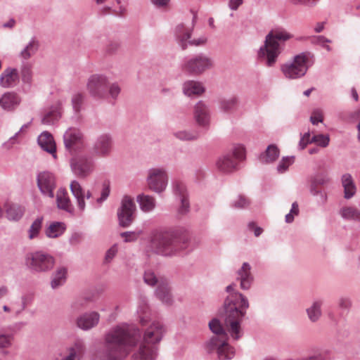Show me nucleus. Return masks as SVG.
Listing matches in <instances>:
<instances>
[{
	"label": "nucleus",
	"mask_w": 360,
	"mask_h": 360,
	"mask_svg": "<svg viewBox=\"0 0 360 360\" xmlns=\"http://www.w3.org/2000/svg\"><path fill=\"white\" fill-rule=\"evenodd\" d=\"M110 193V188L108 185H104V187L103 188V191L101 192V198L97 199V202L98 203L102 202L103 200H105L109 195Z\"/></svg>",
	"instance_id": "bf43d9fd"
},
{
	"label": "nucleus",
	"mask_w": 360,
	"mask_h": 360,
	"mask_svg": "<svg viewBox=\"0 0 360 360\" xmlns=\"http://www.w3.org/2000/svg\"><path fill=\"white\" fill-rule=\"evenodd\" d=\"M165 333L164 326L160 322L154 321L146 328L142 342L156 347V345L161 341Z\"/></svg>",
	"instance_id": "ddd939ff"
},
{
	"label": "nucleus",
	"mask_w": 360,
	"mask_h": 360,
	"mask_svg": "<svg viewBox=\"0 0 360 360\" xmlns=\"http://www.w3.org/2000/svg\"><path fill=\"white\" fill-rule=\"evenodd\" d=\"M136 205L133 198L124 196L121 202V207L118 210L117 216L120 224L123 227L129 226L134 220Z\"/></svg>",
	"instance_id": "9b49d317"
},
{
	"label": "nucleus",
	"mask_w": 360,
	"mask_h": 360,
	"mask_svg": "<svg viewBox=\"0 0 360 360\" xmlns=\"http://www.w3.org/2000/svg\"><path fill=\"white\" fill-rule=\"evenodd\" d=\"M71 166L73 172L79 177L88 176L94 168L92 162L83 158L73 160Z\"/></svg>",
	"instance_id": "a211bd4d"
},
{
	"label": "nucleus",
	"mask_w": 360,
	"mask_h": 360,
	"mask_svg": "<svg viewBox=\"0 0 360 360\" xmlns=\"http://www.w3.org/2000/svg\"><path fill=\"white\" fill-rule=\"evenodd\" d=\"M38 143L42 149L49 153L54 158L56 157V146L52 135L49 132H43L38 138Z\"/></svg>",
	"instance_id": "412c9836"
},
{
	"label": "nucleus",
	"mask_w": 360,
	"mask_h": 360,
	"mask_svg": "<svg viewBox=\"0 0 360 360\" xmlns=\"http://www.w3.org/2000/svg\"><path fill=\"white\" fill-rule=\"evenodd\" d=\"M20 99L13 92L5 93L0 98V106L6 110H12L19 105Z\"/></svg>",
	"instance_id": "b1692460"
},
{
	"label": "nucleus",
	"mask_w": 360,
	"mask_h": 360,
	"mask_svg": "<svg viewBox=\"0 0 360 360\" xmlns=\"http://www.w3.org/2000/svg\"><path fill=\"white\" fill-rule=\"evenodd\" d=\"M238 98L236 96H231L221 99L219 101V107L226 113H233L238 109Z\"/></svg>",
	"instance_id": "7c9ffc66"
},
{
	"label": "nucleus",
	"mask_w": 360,
	"mask_h": 360,
	"mask_svg": "<svg viewBox=\"0 0 360 360\" xmlns=\"http://www.w3.org/2000/svg\"><path fill=\"white\" fill-rule=\"evenodd\" d=\"M42 217H38L33 221L28 231V237L30 239H33L39 235L42 227Z\"/></svg>",
	"instance_id": "79ce46f5"
},
{
	"label": "nucleus",
	"mask_w": 360,
	"mask_h": 360,
	"mask_svg": "<svg viewBox=\"0 0 360 360\" xmlns=\"http://www.w3.org/2000/svg\"><path fill=\"white\" fill-rule=\"evenodd\" d=\"M66 226L63 222L55 221L49 224L45 231L46 236L50 238L60 236L65 231Z\"/></svg>",
	"instance_id": "c85d7f7f"
},
{
	"label": "nucleus",
	"mask_w": 360,
	"mask_h": 360,
	"mask_svg": "<svg viewBox=\"0 0 360 360\" xmlns=\"http://www.w3.org/2000/svg\"><path fill=\"white\" fill-rule=\"evenodd\" d=\"M117 249L115 246L112 247L106 253L105 259L107 261L111 260L115 255Z\"/></svg>",
	"instance_id": "69168bd1"
},
{
	"label": "nucleus",
	"mask_w": 360,
	"mask_h": 360,
	"mask_svg": "<svg viewBox=\"0 0 360 360\" xmlns=\"http://www.w3.org/2000/svg\"><path fill=\"white\" fill-rule=\"evenodd\" d=\"M37 184L42 193L50 198H53V191L56 188V179L53 174L43 172L39 174Z\"/></svg>",
	"instance_id": "2eb2a0df"
},
{
	"label": "nucleus",
	"mask_w": 360,
	"mask_h": 360,
	"mask_svg": "<svg viewBox=\"0 0 360 360\" xmlns=\"http://www.w3.org/2000/svg\"><path fill=\"white\" fill-rule=\"evenodd\" d=\"M213 62L212 59L207 56L200 54L195 56L188 60L183 65V70L193 74L200 75L205 71L212 68Z\"/></svg>",
	"instance_id": "6e6552de"
},
{
	"label": "nucleus",
	"mask_w": 360,
	"mask_h": 360,
	"mask_svg": "<svg viewBox=\"0 0 360 360\" xmlns=\"http://www.w3.org/2000/svg\"><path fill=\"white\" fill-rule=\"evenodd\" d=\"M82 139L81 132L76 129H70L64 134V142L68 149H72Z\"/></svg>",
	"instance_id": "bb28decb"
},
{
	"label": "nucleus",
	"mask_w": 360,
	"mask_h": 360,
	"mask_svg": "<svg viewBox=\"0 0 360 360\" xmlns=\"http://www.w3.org/2000/svg\"><path fill=\"white\" fill-rule=\"evenodd\" d=\"M175 136L183 141H191L195 140L198 137V134L196 132H190V131H179L175 134Z\"/></svg>",
	"instance_id": "49530a36"
},
{
	"label": "nucleus",
	"mask_w": 360,
	"mask_h": 360,
	"mask_svg": "<svg viewBox=\"0 0 360 360\" xmlns=\"http://www.w3.org/2000/svg\"><path fill=\"white\" fill-rule=\"evenodd\" d=\"M39 48V43L37 41L32 39L26 47L21 51L20 56L24 59H28L32 56L35 54Z\"/></svg>",
	"instance_id": "4c0bfd02"
},
{
	"label": "nucleus",
	"mask_w": 360,
	"mask_h": 360,
	"mask_svg": "<svg viewBox=\"0 0 360 360\" xmlns=\"http://www.w3.org/2000/svg\"><path fill=\"white\" fill-rule=\"evenodd\" d=\"M138 313L139 314L140 323L142 326H144L149 320V317L146 311V307H144L143 308H140L138 310Z\"/></svg>",
	"instance_id": "864d4df0"
},
{
	"label": "nucleus",
	"mask_w": 360,
	"mask_h": 360,
	"mask_svg": "<svg viewBox=\"0 0 360 360\" xmlns=\"http://www.w3.org/2000/svg\"><path fill=\"white\" fill-rule=\"evenodd\" d=\"M291 38L292 35L283 28L272 30L266 35L264 45L259 51V58H265L267 66L274 65L281 53V43Z\"/></svg>",
	"instance_id": "20e7f679"
},
{
	"label": "nucleus",
	"mask_w": 360,
	"mask_h": 360,
	"mask_svg": "<svg viewBox=\"0 0 360 360\" xmlns=\"http://www.w3.org/2000/svg\"><path fill=\"white\" fill-rule=\"evenodd\" d=\"M175 191L181 196V205L179 208L181 214H185L188 211L189 203L186 196V188L182 183H176Z\"/></svg>",
	"instance_id": "72a5a7b5"
},
{
	"label": "nucleus",
	"mask_w": 360,
	"mask_h": 360,
	"mask_svg": "<svg viewBox=\"0 0 360 360\" xmlns=\"http://www.w3.org/2000/svg\"><path fill=\"white\" fill-rule=\"evenodd\" d=\"M85 351V346L82 341L77 340L69 349V355L75 359L83 355Z\"/></svg>",
	"instance_id": "a19ab883"
},
{
	"label": "nucleus",
	"mask_w": 360,
	"mask_h": 360,
	"mask_svg": "<svg viewBox=\"0 0 360 360\" xmlns=\"http://www.w3.org/2000/svg\"><path fill=\"white\" fill-rule=\"evenodd\" d=\"M329 42V41L325 39L323 37H318L314 39V43L322 45L324 48H326L328 51H330V46L326 44V43Z\"/></svg>",
	"instance_id": "680f3d73"
},
{
	"label": "nucleus",
	"mask_w": 360,
	"mask_h": 360,
	"mask_svg": "<svg viewBox=\"0 0 360 360\" xmlns=\"http://www.w3.org/2000/svg\"><path fill=\"white\" fill-rule=\"evenodd\" d=\"M250 204L249 200L244 195H240L236 199L233 203V205L236 208H245Z\"/></svg>",
	"instance_id": "09e8293b"
},
{
	"label": "nucleus",
	"mask_w": 360,
	"mask_h": 360,
	"mask_svg": "<svg viewBox=\"0 0 360 360\" xmlns=\"http://www.w3.org/2000/svg\"><path fill=\"white\" fill-rule=\"evenodd\" d=\"M61 102L57 101L53 105L49 111L42 118L41 122L45 124H51L58 120L61 115Z\"/></svg>",
	"instance_id": "a878e982"
},
{
	"label": "nucleus",
	"mask_w": 360,
	"mask_h": 360,
	"mask_svg": "<svg viewBox=\"0 0 360 360\" xmlns=\"http://www.w3.org/2000/svg\"><path fill=\"white\" fill-rule=\"evenodd\" d=\"M323 120V112L320 109H315L311 115L310 120L313 124H316L319 122H322Z\"/></svg>",
	"instance_id": "8fccbe9b"
},
{
	"label": "nucleus",
	"mask_w": 360,
	"mask_h": 360,
	"mask_svg": "<svg viewBox=\"0 0 360 360\" xmlns=\"http://www.w3.org/2000/svg\"><path fill=\"white\" fill-rule=\"evenodd\" d=\"M144 281L148 285L152 286L157 283V297L166 304H172V296L167 280L162 278L158 279L153 272L148 271L145 272Z\"/></svg>",
	"instance_id": "0eeeda50"
},
{
	"label": "nucleus",
	"mask_w": 360,
	"mask_h": 360,
	"mask_svg": "<svg viewBox=\"0 0 360 360\" xmlns=\"http://www.w3.org/2000/svg\"><path fill=\"white\" fill-rule=\"evenodd\" d=\"M151 1L153 4H155L157 6H159V7L166 6L169 2V0H151Z\"/></svg>",
	"instance_id": "774afa93"
},
{
	"label": "nucleus",
	"mask_w": 360,
	"mask_h": 360,
	"mask_svg": "<svg viewBox=\"0 0 360 360\" xmlns=\"http://www.w3.org/2000/svg\"><path fill=\"white\" fill-rule=\"evenodd\" d=\"M27 304V300L26 297H22L20 300L14 302L12 304V311L16 314L20 313L25 308Z\"/></svg>",
	"instance_id": "de8ad7c7"
},
{
	"label": "nucleus",
	"mask_w": 360,
	"mask_h": 360,
	"mask_svg": "<svg viewBox=\"0 0 360 360\" xmlns=\"http://www.w3.org/2000/svg\"><path fill=\"white\" fill-rule=\"evenodd\" d=\"M148 188L156 193L162 192L167 184V176L165 171L160 168H153L148 171L147 177Z\"/></svg>",
	"instance_id": "9d476101"
},
{
	"label": "nucleus",
	"mask_w": 360,
	"mask_h": 360,
	"mask_svg": "<svg viewBox=\"0 0 360 360\" xmlns=\"http://www.w3.org/2000/svg\"><path fill=\"white\" fill-rule=\"evenodd\" d=\"M248 229L250 231L254 232L255 236H259L263 231L262 229L257 226L255 222H250L248 224Z\"/></svg>",
	"instance_id": "13d9d810"
},
{
	"label": "nucleus",
	"mask_w": 360,
	"mask_h": 360,
	"mask_svg": "<svg viewBox=\"0 0 360 360\" xmlns=\"http://www.w3.org/2000/svg\"><path fill=\"white\" fill-rule=\"evenodd\" d=\"M205 91V88L200 82L195 81H188L184 84V92L186 95H200Z\"/></svg>",
	"instance_id": "c756f323"
},
{
	"label": "nucleus",
	"mask_w": 360,
	"mask_h": 360,
	"mask_svg": "<svg viewBox=\"0 0 360 360\" xmlns=\"http://www.w3.org/2000/svg\"><path fill=\"white\" fill-rule=\"evenodd\" d=\"M84 100V94L76 93L72 97V105L76 112H79Z\"/></svg>",
	"instance_id": "37998d69"
},
{
	"label": "nucleus",
	"mask_w": 360,
	"mask_h": 360,
	"mask_svg": "<svg viewBox=\"0 0 360 360\" xmlns=\"http://www.w3.org/2000/svg\"><path fill=\"white\" fill-rule=\"evenodd\" d=\"M279 155V150L276 145H269L265 153L260 155V161L265 163L275 161Z\"/></svg>",
	"instance_id": "f704fd0d"
},
{
	"label": "nucleus",
	"mask_w": 360,
	"mask_h": 360,
	"mask_svg": "<svg viewBox=\"0 0 360 360\" xmlns=\"http://www.w3.org/2000/svg\"><path fill=\"white\" fill-rule=\"evenodd\" d=\"M295 5L314 6L319 0H290Z\"/></svg>",
	"instance_id": "5fc2aeb1"
},
{
	"label": "nucleus",
	"mask_w": 360,
	"mask_h": 360,
	"mask_svg": "<svg viewBox=\"0 0 360 360\" xmlns=\"http://www.w3.org/2000/svg\"><path fill=\"white\" fill-rule=\"evenodd\" d=\"M18 80V73L16 69L7 68L0 76V85L4 88L14 86Z\"/></svg>",
	"instance_id": "5701e85b"
},
{
	"label": "nucleus",
	"mask_w": 360,
	"mask_h": 360,
	"mask_svg": "<svg viewBox=\"0 0 360 360\" xmlns=\"http://www.w3.org/2000/svg\"><path fill=\"white\" fill-rule=\"evenodd\" d=\"M225 315L223 326L217 319H212L209 326L217 336L212 337L207 344L210 352L216 351L219 360L231 359L235 354L234 349L228 342L226 330L234 340L241 335L240 322L249 307L245 297L239 292L232 293L225 301Z\"/></svg>",
	"instance_id": "f257e3e1"
},
{
	"label": "nucleus",
	"mask_w": 360,
	"mask_h": 360,
	"mask_svg": "<svg viewBox=\"0 0 360 360\" xmlns=\"http://www.w3.org/2000/svg\"><path fill=\"white\" fill-rule=\"evenodd\" d=\"M243 3V0H230L229 6L232 10H236Z\"/></svg>",
	"instance_id": "338daca9"
},
{
	"label": "nucleus",
	"mask_w": 360,
	"mask_h": 360,
	"mask_svg": "<svg viewBox=\"0 0 360 360\" xmlns=\"http://www.w3.org/2000/svg\"><path fill=\"white\" fill-rule=\"evenodd\" d=\"M191 29L185 27L184 25H179L176 27V35L182 49H186L188 44L190 45L199 46L206 43L207 39L205 37H200L198 39H194L187 42V40L191 38Z\"/></svg>",
	"instance_id": "4468645a"
},
{
	"label": "nucleus",
	"mask_w": 360,
	"mask_h": 360,
	"mask_svg": "<svg viewBox=\"0 0 360 360\" xmlns=\"http://www.w3.org/2000/svg\"><path fill=\"white\" fill-rule=\"evenodd\" d=\"M109 89V94L112 98H116L120 94V89L117 84H112Z\"/></svg>",
	"instance_id": "6e6d98bb"
},
{
	"label": "nucleus",
	"mask_w": 360,
	"mask_h": 360,
	"mask_svg": "<svg viewBox=\"0 0 360 360\" xmlns=\"http://www.w3.org/2000/svg\"><path fill=\"white\" fill-rule=\"evenodd\" d=\"M309 143H312L311 139H310V134L306 133L304 134L300 141V146L301 149H304Z\"/></svg>",
	"instance_id": "4d7b16f0"
},
{
	"label": "nucleus",
	"mask_w": 360,
	"mask_h": 360,
	"mask_svg": "<svg viewBox=\"0 0 360 360\" xmlns=\"http://www.w3.org/2000/svg\"><path fill=\"white\" fill-rule=\"evenodd\" d=\"M86 89L89 93L97 98H104L108 89V79L102 75H93L87 82Z\"/></svg>",
	"instance_id": "f8f14e48"
},
{
	"label": "nucleus",
	"mask_w": 360,
	"mask_h": 360,
	"mask_svg": "<svg viewBox=\"0 0 360 360\" xmlns=\"http://www.w3.org/2000/svg\"><path fill=\"white\" fill-rule=\"evenodd\" d=\"M294 161L295 158L293 156L283 158L281 160L277 167L278 172L279 173L285 172L288 169V167L294 162Z\"/></svg>",
	"instance_id": "c03bdc74"
},
{
	"label": "nucleus",
	"mask_w": 360,
	"mask_h": 360,
	"mask_svg": "<svg viewBox=\"0 0 360 360\" xmlns=\"http://www.w3.org/2000/svg\"><path fill=\"white\" fill-rule=\"evenodd\" d=\"M22 77L23 81L27 82L30 81V77H31V72H30V68H25L22 69Z\"/></svg>",
	"instance_id": "0e129e2a"
},
{
	"label": "nucleus",
	"mask_w": 360,
	"mask_h": 360,
	"mask_svg": "<svg viewBox=\"0 0 360 360\" xmlns=\"http://www.w3.org/2000/svg\"><path fill=\"white\" fill-rule=\"evenodd\" d=\"M299 214V207L298 204L295 202L292 205V208L290 210V213L285 215V221L287 223H291L294 217L298 215Z\"/></svg>",
	"instance_id": "3c124183"
},
{
	"label": "nucleus",
	"mask_w": 360,
	"mask_h": 360,
	"mask_svg": "<svg viewBox=\"0 0 360 360\" xmlns=\"http://www.w3.org/2000/svg\"><path fill=\"white\" fill-rule=\"evenodd\" d=\"M238 280L240 281V288L247 290L250 287L252 277L250 273V266L248 263H243L241 269L238 271Z\"/></svg>",
	"instance_id": "393cba45"
},
{
	"label": "nucleus",
	"mask_w": 360,
	"mask_h": 360,
	"mask_svg": "<svg viewBox=\"0 0 360 360\" xmlns=\"http://www.w3.org/2000/svg\"><path fill=\"white\" fill-rule=\"evenodd\" d=\"M156 356V347L141 342L139 348L132 354L131 360H155Z\"/></svg>",
	"instance_id": "f3484780"
},
{
	"label": "nucleus",
	"mask_w": 360,
	"mask_h": 360,
	"mask_svg": "<svg viewBox=\"0 0 360 360\" xmlns=\"http://www.w3.org/2000/svg\"><path fill=\"white\" fill-rule=\"evenodd\" d=\"M27 265L36 271H46L51 269L54 265L53 257L41 252L29 255L26 259Z\"/></svg>",
	"instance_id": "1a4fd4ad"
},
{
	"label": "nucleus",
	"mask_w": 360,
	"mask_h": 360,
	"mask_svg": "<svg viewBox=\"0 0 360 360\" xmlns=\"http://www.w3.org/2000/svg\"><path fill=\"white\" fill-rule=\"evenodd\" d=\"M339 306L342 309H349L351 307V302L348 298L342 297L339 300Z\"/></svg>",
	"instance_id": "e2e57ef3"
},
{
	"label": "nucleus",
	"mask_w": 360,
	"mask_h": 360,
	"mask_svg": "<svg viewBox=\"0 0 360 360\" xmlns=\"http://www.w3.org/2000/svg\"><path fill=\"white\" fill-rule=\"evenodd\" d=\"M70 188L72 195L76 199L78 210L83 212L86 207L85 198H90L92 196L91 192L90 191L85 192L80 184L77 181H72L70 183Z\"/></svg>",
	"instance_id": "dca6fc26"
},
{
	"label": "nucleus",
	"mask_w": 360,
	"mask_h": 360,
	"mask_svg": "<svg viewBox=\"0 0 360 360\" xmlns=\"http://www.w3.org/2000/svg\"><path fill=\"white\" fill-rule=\"evenodd\" d=\"M99 319V314L94 311L78 318L77 324L79 328L83 330H89L98 324Z\"/></svg>",
	"instance_id": "4be33fe9"
},
{
	"label": "nucleus",
	"mask_w": 360,
	"mask_h": 360,
	"mask_svg": "<svg viewBox=\"0 0 360 360\" xmlns=\"http://www.w3.org/2000/svg\"><path fill=\"white\" fill-rule=\"evenodd\" d=\"M194 117L200 126L206 127L209 124L210 111L206 105L201 101L195 106Z\"/></svg>",
	"instance_id": "aec40b11"
},
{
	"label": "nucleus",
	"mask_w": 360,
	"mask_h": 360,
	"mask_svg": "<svg viewBox=\"0 0 360 360\" xmlns=\"http://www.w3.org/2000/svg\"><path fill=\"white\" fill-rule=\"evenodd\" d=\"M321 302L319 301L313 303L311 307L307 309L309 319L311 321H317L321 315Z\"/></svg>",
	"instance_id": "58836bf2"
},
{
	"label": "nucleus",
	"mask_w": 360,
	"mask_h": 360,
	"mask_svg": "<svg viewBox=\"0 0 360 360\" xmlns=\"http://www.w3.org/2000/svg\"><path fill=\"white\" fill-rule=\"evenodd\" d=\"M341 216L346 219H360V212L353 207H344L340 210Z\"/></svg>",
	"instance_id": "ea45409f"
},
{
	"label": "nucleus",
	"mask_w": 360,
	"mask_h": 360,
	"mask_svg": "<svg viewBox=\"0 0 360 360\" xmlns=\"http://www.w3.org/2000/svg\"><path fill=\"white\" fill-rule=\"evenodd\" d=\"M138 201L139 202L141 209L145 212L152 211L155 207V198L148 195L143 194L139 195Z\"/></svg>",
	"instance_id": "c9c22d12"
},
{
	"label": "nucleus",
	"mask_w": 360,
	"mask_h": 360,
	"mask_svg": "<svg viewBox=\"0 0 360 360\" xmlns=\"http://www.w3.org/2000/svg\"><path fill=\"white\" fill-rule=\"evenodd\" d=\"M141 232H124L121 233V237L125 242H131L136 240L139 236Z\"/></svg>",
	"instance_id": "603ef678"
},
{
	"label": "nucleus",
	"mask_w": 360,
	"mask_h": 360,
	"mask_svg": "<svg viewBox=\"0 0 360 360\" xmlns=\"http://www.w3.org/2000/svg\"><path fill=\"white\" fill-rule=\"evenodd\" d=\"M150 246L154 251L170 256L187 248L186 240L176 233L166 231H154L150 236Z\"/></svg>",
	"instance_id": "7ed1b4c3"
},
{
	"label": "nucleus",
	"mask_w": 360,
	"mask_h": 360,
	"mask_svg": "<svg viewBox=\"0 0 360 360\" xmlns=\"http://www.w3.org/2000/svg\"><path fill=\"white\" fill-rule=\"evenodd\" d=\"M342 184L344 188L345 197L346 198H352L356 193V186L352 176L345 174L342 177Z\"/></svg>",
	"instance_id": "2f4dec72"
},
{
	"label": "nucleus",
	"mask_w": 360,
	"mask_h": 360,
	"mask_svg": "<svg viewBox=\"0 0 360 360\" xmlns=\"http://www.w3.org/2000/svg\"><path fill=\"white\" fill-rule=\"evenodd\" d=\"M308 58L304 53L296 56L293 60L281 65V70L286 78L295 79L303 77L307 70Z\"/></svg>",
	"instance_id": "39448f33"
},
{
	"label": "nucleus",
	"mask_w": 360,
	"mask_h": 360,
	"mask_svg": "<svg viewBox=\"0 0 360 360\" xmlns=\"http://www.w3.org/2000/svg\"><path fill=\"white\" fill-rule=\"evenodd\" d=\"M6 213L8 219L18 221L24 214V208L15 204H6Z\"/></svg>",
	"instance_id": "473e14b6"
},
{
	"label": "nucleus",
	"mask_w": 360,
	"mask_h": 360,
	"mask_svg": "<svg viewBox=\"0 0 360 360\" xmlns=\"http://www.w3.org/2000/svg\"><path fill=\"white\" fill-rule=\"evenodd\" d=\"M330 141V138L328 135L318 134L314 135L311 139V142L321 147H326Z\"/></svg>",
	"instance_id": "a18cd8bd"
},
{
	"label": "nucleus",
	"mask_w": 360,
	"mask_h": 360,
	"mask_svg": "<svg viewBox=\"0 0 360 360\" xmlns=\"http://www.w3.org/2000/svg\"><path fill=\"white\" fill-rule=\"evenodd\" d=\"M112 148V139L108 134L100 136L94 147V152L96 155L105 157L109 155Z\"/></svg>",
	"instance_id": "6ab92c4d"
},
{
	"label": "nucleus",
	"mask_w": 360,
	"mask_h": 360,
	"mask_svg": "<svg viewBox=\"0 0 360 360\" xmlns=\"http://www.w3.org/2000/svg\"><path fill=\"white\" fill-rule=\"evenodd\" d=\"M66 274L67 269L65 268L61 267L58 269L53 275V278L51 281V287L53 288H56L63 285L66 280Z\"/></svg>",
	"instance_id": "e433bc0d"
},
{
	"label": "nucleus",
	"mask_w": 360,
	"mask_h": 360,
	"mask_svg": "<svg viewBox=\"0 0 360 360\" xmlns=\"http://www.w3.org/2000/svg\"><path fill=\"white\" fill-rule=\"evenodd\" d=\"M11 344V337L0 334V347H6Z\"/></svg>",
	"instance_id": "052dcab7"
},
{
	"label": "nucleus",
	"mask_w": 360,
	"mask_h": 360,
	"mask_svg": "<svg viewBox=\"0 0 360 360\" xmlns=\"http://www.w3.org/2000/svg\"><path fill=\"white\" fill-rule=\"evenodd\" d=\"M245 150L243 146L234 148L232 154L219 158L217 162L218 169L223 173H230L237 169L238 162L245 159Z\"/></svg>",
	"instance_id": "423d86ee"
},
{
	"label": "nucleus",
	"mask_w": 360,
	"mask_h": 360,
	"mask_svg": "<svg viewBox=\"0 0 360 360\" xmlns=\"http://www.w3.org/2000/svg\"><path fill=\"white\" fill-rule=\"evenodd\" d=\"M56 201L58 208L68 212L72 211V205L65 189H58L56 194Z\"/></svg>",
	"instance_id": "cd10ccee"
},
{
	"label": "nucleus",
	"mask_w": 360,
	"mask_h": 360,
	"mask_svg": "<svg viewBox=\"0 0 360 360\" xmlns=\"http://www.w3.org/2000/svg\"><path fill=\"white\" fill-rule=\"evenodd\" d=\"M138 341L139 338L128 328L116 326L105 335L103 354L108 360H123Z\"/></svg>",
	"instance_id": "f03ea898"
}]
</instances>
